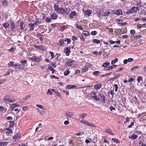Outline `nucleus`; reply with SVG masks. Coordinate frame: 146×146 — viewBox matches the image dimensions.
<instances>
[{
	"instance_id": "72a5a7b5",
	"label": "nucleus",
	"mask_w": 146,
	"mask_h": 146,
	"mask_svg": "<svg viewBox=\"0 0 146 146\" xmlns=\"http://www.w3.org/2000/svg\"><path fill=\"white\" fill-rule=\"evenodd\" d=\"M114 90L113 89V90H111L110 92H108V94L110 93V94L112 95V98H113V96L114 95Z\"/></svg>"
},
{
	"instance_id": "5701e85b",
	"label": "nucleus",
	"mask_w": 146,
	"mask_h": 146,
	"mask_svg": "<svg viewBox=\"0 0 146 146\" xmlns=\"http://www.w3.org/2000/svg\"><path fill=\"white\" fill-rule=\"evenodd\" d=\"M76 14V13L75 12V11H74L71 12L70 14V18H73L75 17Z\"/></svg>"
},
{
	"instance_id": "13d9d810",
	"label": "nucleus",
	"mask_w": 146,
	"mask_h": 146,
	"mask_svg": "<svg viewBox=\"0 0 146 146\" xmlns=\"http://www.w3.org/2000/svg\"><path fill=\"white\" fill-rule=\"evenodd\" d=\"M134 38H135L136 39H139L141 37V35H139L137 36H133Z\"/></svg>"
},
{
	"instance_id": "7ed1b4c3",
	"label": "nucleus",
	"mask_w": 146,
	"mask_h": 146,
	"mask_svg": "<svg viewBox=\"0 0 146 146\" xmlns=\"http://www.w3.org/2000/svg\"><path fill=\"white\" fill-rule=\"evenodd\" d=\"M98 101H102L104 103L105 102V98L104 95L102 93L98 95Z\"/></svg>"
},
{
	"instance_id": "ea45409f",
	"label": "nucleus",
	"mask_w": 146,
	"mask_h": 146,
	"mask_svg": "<svg viewBox=\"0 0 146 146\" xmlns=\"http://www.w3.org/2000/svg\"><path fill=\"white\" fill-rule=\"evenodd\" d=\"M21 66V65L20 64H14L13 66L15 68H19Z\"/></svg>"
},
{
	"instance_id": "4be33fe9",
	"label": "nucleus",
	"mask_w": 146,
	"mask_h": 146,
	"mask_svg": "<svg viewBox=\"0 0 146 146\" xmlns=\"http://www.w3.org/2000/svg\"><path fill=\"white\" fill-rule=\"evenodd\" d=\"M9 103L13 102L15 101V99L14 97L9 96Z\"/></svg>"
},
{
	"instance_id": "de8ad7c7",
	"label": "nucleus",
	"mask_w": 146,
	"mask_h": 146,
	"mask_svg": "<svg viewBox=\"0 0 146 146\" xmlns=\"http://www.w3.org/2000/svg\"><path fill=\"white\" fill-rule=\"evenodd\" d=\"M36 106L38 108L42 109V110H44V108L42 105L37 104L36 105Z\"/></svg>"
},
{
	"instance_id": "2eb2a0df",
	"label": "nucleus",
	"mask_w": 146,
	"mask_h": 146,
	"mask_svg": "<svg viewBox=\"0 0 146 146\" xmlns=\"http://www.w3.org/2000/svg\"><path fill=\"white\" fill-rule=\"evenodd\" d=\"M122 13L121 10H117L114 13V14L117 15H121Z\"/></svg>"
},
{
	"instance_id": "6e6d98bb",
	"label": "nucleus",
	"mask_w": 146,
	"mask_h": 146,
	"mask_svg": "<svg viewBox=\"0 0 146 146\" xmlns=\"http://www.w3.org/2000/svg\"><path fill=\"white\" fill-rule=\"evenodd\" d=\"M113 68H114L113 67V65H112L110 66L108 68V69H107L106 70H111L113 69Z\"/></svg>"
},
{
	"instance_id": "a878e982",
	"label": "nucleus",
	"mask_w": 146,
	"mask_h": 146,
	"mask_svg": "<svg viewBox=\"0 0 146 146\" xmlns=\"http://www.w3.org/2000/svg\"><path fill=\"white\" fill-rule=\"evenodd\" d=\"M83 34L85 36H88L90 34L89 32L88 31H84L83 32Z\"/></svg>"
},
{
	"instance_id": "f3484780",
	"label": "nucleus",
	"mask_w": 146,
	"mask_h": 146,
	"mask_svg": "<svg viewBox=\"0 0 146 146\" xmlns=\"http://www.w3.org/2000/svg\"><path fill=\"white\" fill-rule=\"evenodd\" d=\"M20 134L19 133H17L13 136V139H15L16 140H18L20 139Z\"/></svg>"
},
{
	"instance_id": "338daca9",
	"label": "nucleus",
	"mask_w": 146,
	"mask_h": 146,
	"mask_svg": "<svg viewBox=\"0 0 146 146\" xmlns=\"http://www.w3.org/2000/svg\"><path fill=\"white\" fill-rule=\"evenodd\" d=\"M46 21L47 22L49 23L51 21V19L48 17H47L46 19Z\"/></svg>"
},
{
	"instance_id": "a18cd8bd",
	"label": "nucleus",
	"mask_w": 146,
	"mask_h": 146,
	"mask_svg": "<svg viewBox=\"0 0 146 146\" xmlns=\"http://www.w3.org/2000/svg\"><path fill=\"white\" fill-rule=\"evenodd\" d=\"M70 73V72L69 70H66L64 72V74L65 76H67Z\"/></svg>"
},
{
	"instance_id": "473e14b6",
	"label": "nucleus",
	"mask_w": 146,
	"mask_h": 146,
	"mask_svg": "<svg viewBox=\"0 0 146 146\" xmlns=\"http://www.w3.org/2000/svg\"><path fill=\"white\" fill-rule=\"evenodd\" d=\"M100 41L99 40L96 39H94L93 40V43L99 44L100 43Z\"/></svg>"
},
{
	"instance_id": "c756f323",
	"label": "nucleus",
	"mask_w": 146,
	"mask_h": 146,
	"mask_svg": "<svg viewBox=\"0 0 146 146\" xmlns=\"http://www.w3.org/2000/svg\"><path fill=\"white\" fill-rule=\"evenodd\" d=\"M54 9H63L62 8H59L58 4L56 3L54 5Z\"/></svg>"
},
{
	"instance_id": "c03bdc74",
	"label": "nucleus",
	"mask_w": 146,
	"mask_h": 146,
	"mask_svg": "<svg viewBox=\"0 0 146 146\" xmlns=\"http://www.w3.org/2000/svg\"><path fill=\"white\" fill-rule=\"evenodd\" d=\"M84 132H78L77 134L75 135H81L83 134H84Z\"/></svg>"
},
{
	"instance_id": "7c9ffc66",
	"label": "nucleus",
	"mask_w": 146,
	"mask_h": 146,
	"mask_svg": "<svg viewBox=\"0 0 146 146\" xmlns=\"http://www.w3.org/2000/svg\"><path fill=\"white\" fill-rule=\"evenodd\" d=\"M13 71V70L12 69H9L7 72L4 75V76H6L7 75H9L10 74V72H11Z\"/></svg>"
},
{
	"instance_id": "603ef678",
	"label": "nucleus",
	"mask_w": 146,
	"mask_h": 146,
	"mask_svg": "<svg viewBox=\"0 0 146 146\" xmlns=\"http://www.w3.org/2000/svg\"><path fill=\"white\" fill-rule=\"evenodd\" d=\"M97 32L96 31H92L91 33V34L93 35H96L97 34Z\"/></svg>"
},
{
	"instance_id": "052dcab7",
	"label": "nucleus",
	"mask_w": 146,
	"mask_h": 146,
	"mask_svg": "<svg viewBox=\"0 0 146 146\" xmlns=\"http://www.w3.org/2000/svg\"><path fill=\"white\" fill-rule=\"evenodd\" d=\"M139 67L137 66H134L131 69V70L132 71L133 70H135L137 69H138Z\"/></svg>"
},
{
	"instance_id": "9d476101",
	"label": "nucleus",
	"mask_w": 146,
	"mask_h": 146,
	"mask_svg": "<svg viewBox=\"0 0 146 146\" xmlns=\"http://www.w3.org/2000/svg\"><path fill=\"white\" fill-rule=\"evenodd\" d=\"M105 132L109 133L112 135H114V134L112 132L110 128H106L105 129Z\"/></svg>"
},
{
	"instance_id": "58836bf2",
	"label": "nucleus",
	"mask_w": 146,
	"mask_h": 146,
	"mask_svg": "<svg viewBox=\"0 0 146 146\" xmlns=\"http://www.w3.org/2000/svg\"><path fill=\"white\" fill-rule=\"evenodd\" d=\"M2 3L3 5L5 7L7 6L8 4V2L6 0H4L3 1Z\"/></svg>"
},
{
	"instance_id": "39448f33",
	"label": "nucleus",
	"mask_w": 146,
	"mask_h": 146,
	"mask_svg": "<svg viewBox=\"0 0 146 146\" xmlns=\"http://www.w3.org/2000/svg\"><path fill=\"white\" fill-rule=\"evenodd\" d=\"M83 12L85 15L89 16L92 13L91 10H83Z\"/></svg>"
},
{
	"instance_id": "b1692460",
	"label": "nucleus",
	"mask_w": 146,
	"mask_h": 146,
	"mask_svg": "<svg viewBox=\"0 0 146 146\" xmlns=\"http://www.w3.org/2000/svg\"><path fill=\"white\" fill-rule=\"evenodd\" d=\"M51 17L52 19L55 20L57 18L58 16L55 14H53L51 15Z\"/></svg>"
},
{
	"instance_id": "f8f14e48",
	"label": "nucleus",
	"mask_w": 146,
	"mask_h": 146,
	"mask_svg": "<svg viewBox=\"0 0 146 146\" xmlns=\"http://www.w3.org/2000/svg\"><path fill=\"white\" fill-rule=\"evenodd\" d=\"M102 86V84L100 83L94 85V88L97 90H99Z\"/></svg>"
},
{
	"instance_id": "ddd939ff",
	"label": "nucleus",
	"mask_w": 146,
	"mask_h": 146,
	"mask_svg": "<svg viewBox=\"0 0 146 146\" xmlns=\"http://www.w3.org/2000/svg\"><path fill=\"white\" fill-rule=\"evenodd\" d=\"M21 63L23 66L26 67L28 66L26 60L25 59L22 60L21 61Z\"/></svg>"
},
{
	"instance_id": "8fccbe9b",
	"label": "nucleus",
	"mask_w": 146,
	"mask_h": 146,
	"mask_svg": "<svg viewBox=\"0 0 146 146\" xmlns=\"http://www.w3.org/2000/svg\"><path fill=\"white\" fill-rule=\"evenodd\" d=\"M55 93L56 94V95L58 96L59 97H61V95L59 92L56 91L55 92Z\"/></svg>"
},
{
	"instance_id": "1a4fd4ad",
	"label": "nucleus",
	"mask_w": 146,
	"mask_h": 146,
	"mask_svg": "<svg viewBox=\"0 0 146 146\" xmlns=\"http://www.w3.org/2000/svg\"><path fill=\"white\" fill-rule=\"evenodd\" d=\"M9 96L6 95L3 98V100L4 102L9 103Z\"/></svg>"
},
{
	"instance_id": "bb28decb",
	"label": "nucleus",
	"mask_w": 146,
	"mask_h": 146,
	"mask_svg": "<svg viewBox=\"0 0 146 146\" xmlns=\"http://www.w3.org/2000/svg\"><path fill=\"white\" fill-rule=\"evenodd\" d=\"M8 144L7 142H0V146H4L5 145H7Z\"/></svg>"
},
{
	"instance_id": "aec40b11",
	"label": "nucleus",
	"mask_w": 146,
	"mask_h": 146,
	"mask_svg": "<svg viewBox=\"0 0 146 146\" xmlns=\"http://www.w3.org/2000/svg\"><path fill=\"white\" fill-rule=\"evenodd\" d=\"M110 14V12L108 11H106V10H105V11L104 12V13L103 14V15L104 16L106 17L108 16Z\"/></svg>"
},
{
	"instance_id": "4c0bfd02",
	"label": "nucleus",
	"mask_w": 146,
	"mask_h": 146,
	"mask_svg": "<svg viewBox=\"0 0 146 146\" xmlns=\"http://www.w3.org/2000/svg\"><path fill=\"white\" fill-rule=\"evenodd\" d=\"M118 61V59L116 58L115 59L113 60L111 62V64L112 65H114L116 62Z\"/></svg>"
},
{
	"instance_id": "a19ab883",
	"label": "nucleus",
	"mask_w": 146,
	"mask_h": 146,
	"mask_svg": "<svg viewBox=\"0 0 146 146\" xmlns=\"http://www.w3.org/2000/svg\"><path fill=\"white\" fill-rule=\"evenodd\" d=\"M117 32L118 34H121L123 33L122 32L121 30L120 29H118L117 30Z\"/></svg>"
},
{
	"instance_id": "423d86ee",
	"label": "nucleus",
	"mask_w": 146,
	"mask_h": 146,
	"mask_svg": "<svg viewBox=\"0 0 146 146\" xmlns=\"http://www.w3.org/2000/svg\"><path fill=\"white\" fill-rule=\"evenodd\" d=\"M74 62V60L70 59L68 60L67 62L65 64L66 66L68 67H71L72 64V63Z\"/></svg>"
},
{
	"instance_id": "864d4df0",
	"label": "nucleus",
	"mask_w": 146,
	"mask_h": 146,
	"mask_svg": "<svg viewBox=\"0 0 146 146\" xmlns=\"http://www.w3.org/2000/svg\"><path fill=\"white\" fill-rule=\"evenodd\" d=\"M77 26V28L79 29H80L81 30H83V28L82 26L80 25L78 26V25H76Z\"/></svg>"
},
{
	"instance_id": "2f4dec72",
	"label": "nucleus",
	"mask_w": 146,
	"mask_h": 146,
	"mask_svg": "<svg viewBox=\"0 0 146 146\" xmlns=\"http://www.w3.org/2000/svg\"><path fill=\"white\" fill-rule=\"evenodd\" d=\"M80 118L82 119H84V118L86 116L87 114L86 113H83L80 114Z\"/></svg>"
},
{
	"instance_id": "cd10ccee",
	"label": "nucleus",
	"mask_w": 146,
	"mask_h": 146,
	"mask_svg": "<svg viewBox=\"0 0 146 146\" xmlns=\"http://www.w3.org/2000/svg\"><path fill=\"white\" fill-rule=\"evenodd\" d=\"M64 44V41L62 39H60L59 40V42L58 43V45L59 46L63 45Z\"/></svg>"
},
{
	"instance_id": "09e8293b",
	"label": "nucleus",
	"mask_w": 146,
	"mask_h": 146,
	"mask_svg": "<svg viewBox=\"0 0 146 146\" xmlns=\"http://www.w3.org/2000/svg\"><path fill=\"white\" fill-rule=\"evenodd\" d=\"M139 13H140L141 15H145V14L146 13V12L144 10H142L141 11H140Z\"/></svg>"
},
{
	"instance_id": "e433bc0d",
	"label": "nucleus",
	"mask_w": 146,
	"mask_h": 146,
	"mask_svg": "<svg viewBox=\"0 0 146 146\" xmlns=\"http://www.w3.org/2000/svg\"><path fill=\"white\" fill-rule=\"evenodd\" d=\"M99 73L100 72L98 71H95L93 72V74L96 76H98Z\"/></svg>"
},
{
	"instance_id": "bf43d9fd",
	"label": "nucleus",
	"mask_w": 146,
	"mask_h": 146,
	"mask_svg": "<svg viewBox=\"0 0 146 146\" xmlns=\"http://www.w3.org/2000/svg\"><path fill=\"white\" fill-rule=\"evenodd\" d=\"M10 126H12L14 125V121H10Z\"/></svg>"
},
{
	"instance_id": "9b49d317",
	"label": "nucleus",
	"mask_w": 146,
	"mask_h": 146,
	"mask_svg": "<svg viewBox=\"0 0 146 146\" xmlns=\"http://www.w3.org/2000/svg\"><path fill=\"white\" fill-rule=\"evenodd\" d=\"M20 105L17 103L11 104L10 105V108L11 109H13L16 107H19Z\"/></svg>"
},
{
	"instance_id": "6ab92c4d",
	"label": "nucleus",
	"mask_w": 146,
	"mask_h": 146,
	"mask_svg": "<svg viewBox=\"0 0 146 146\" xmlns=\"http://www.w3.org/2000/svg\"><path fill=\"white\" fill-rule=\"evenodd\" d=\"M40 59L38 57L33 56V61L36 62H39L40 61Z\"/></svg>"
},
{
	"instance_id": "c9c22d12",
	"label": "nucleus",
	"mask_w": 146,
	"mask_h": 146,
	"mask_svg": "<svg viewBox=\"0 0 146 146\" xmlns=\"http://www.w3.org/2000/svg\"><path fill=\"white\" fill-rule=\"evenodd\" d=\"M82 72H85L88 70V68L86 66H84L82 68Z\"/></svg>"
},
{
	"instance_id": "393cba45",
	"label": "nucleus",
	"mask_w": 146,
	"mask_h": 146,
	"mask_svg": "<svg viewBox=\"0 0 146 146\" xmlns=\"http://www.w3.org/2000/svg\"><path fill=\"white\" fill-rule=\"evenodd\" d=\"M40 23V21L38 19H37L36 20L35 22H34L33 24L35 25H38Z\"/></svg>"
},
{
	"instance_id": "3c124183",
	"label": "nucleus",
	"mask_w": 146,
	"mask_h": 146,
	"mask_svg": "<svg viewBox=\"0 0 146 146\" xmlns=\"http://www.w3.org/2000/svg\"><path fill=\"white\" fill-rule=\"evenodd\" d=\"M143 78L141 76H138L137 77V81L138 82H139L141 80H142Z\"/></svg>"
},
{
	"instance_id": "e2e57ef3",
	"label": "nucleus",
	"mask_w": 146,
	"mask_h": 146,
	"mask_svg": "<svg viewBox=\"0 0 146 146\" xmlns=\"http://www.w3.org/2000/svg\"><path fill=\"white\" fill-rule=\"evenodd\" d=\"M110 109L111 111H112L113 110H115V108L113 106H111L110 107Z\"/></svg>"
},
{
	"instance_id": "6e6552de",
	"label": "nucleus",
	"mask_w": 146,
	"mask_h": 146,
	"mask_svg": "<svg viewBox=\"0 0 146 146\" xmlns=\"http://www.w3.org/2000/svg\"><path fill=\"white\" fill-rule=\"evenodd\" d=\"M34 47L36 48L44 51L46 49V47L43 46L35 45Z\"/></svg>"
},
{
	"instance_id": "0eeeda50",
	"label": "nucleus",
	"mask_w": 146,
	"mask_h": 146,
	"mask_svg": "<svg viewBox=\"0 0 146 146\" xmlns=\"http://www.w3.org/2000/svg\"><path fill=\"white\" fill-rule=\"evenodd\" d=\"M70 50V47H66L64 49V52L66 54V56H68L70 54V53L71 52Z\"/></svg>"
},
{
	"instance_id": "37998d69",
	"label": "nucleus",
	"mask_w": 146,
	"mask_h": 146,
	"mask_svg": "<svg viewBox=\"0 0 146 146\" xmlns=\"http://www.w3.org/2000/svg\"><path fill=\"white\" fill-rule=\"evenodd\" d=\"M3 26L5 27V28H8L9 26V24L8 23H5L3 24Z\"/></svg>"
},
{
	"instance_id": "c85d7f7f",
	"label": "nucleus",
	"mask_w": 146,
	"mask_h": 146,
	"mask_svg": "<svg viewBox=\"0 0 146 146\" xmlns=\"http://www.w3.org/2000/svg\"><path fill=\"white\" fill-rule=\"evenodd\" d=\"M112 141H113L114 142L116 143H119L120 141L119 140L115 138H113L112 139Z\"/></svg>"
},
{
	"instance_id": "dca6fc26",
	"label": "nucleus",
	"mask_w": 146,
	"mask_h": 146,
	"mask_svg": "<svg viewBox=\"0 0 146 146\" xmlns=\"http://www.w3.org/2000/svg\"><path fill=\"white\" fill-rule=\"evenodd\" d=\"M76 85H68L66 86L67 88L69 89L76 88Z\"/></svg>"
},
{
	"instance_id": "49530a36",
	"label": "nucleus",
	"mask_w": 146,
	"mask_h": 146,
	"mask_svg": "<svg viewBox=\"0 0 146 146\" xmlns=\"http://www.w3.org/2000/svg\"><path fill=\"white\" fill-rule=\"evenodd\" d=\"M8 65L9 67H11L14 66V64L13 62H10L8 63Z\"/></svg>"
},
{
	"instance_id": "f704fd0d",
	"label": "nucleus",
	"mask_w": 146,
	"mask_h": 146,
	"mask_svg": "<svg viewBox=\"0 0 146 146\" xmlns=\"http://www.w3.org/2000/svg\"><path fill=\"white\" fill-rule=\"evenodd\" d=\"M110 64L109 62H106L102 65V66L103 67H106L109 66Z\"/></svg>"
},
{
	"instance_id": "79ce46f5",
	"label": "nucleus",
	"mask_w": 146,
	"mask_h": 146,
	"mask_svg": "<svg viewBox=\"0 0 146 146\" xmlns=\"http://www.w3.org/2000/svg\"><path fill=\"white\" fill-rule=\"evenodd\" d=\"M11 25V27L12 29H13L15 27V23L13 22H11L10 23Z\"/></svg>"
},
{
	"instance_id": "4468645a",
	"label": "nucleus",
	"mask_w": 146,
	"mask_h": 146,
	"mask_svg": "<svg viewBox=\"0 0 146 146\" xmlns=\"http://www.w3.org/2000/svg\"><path fill=\"white\" fill-rule=\"evenodd\" d=\"M29 26H30V31H32L34 30L35 25L33 23H30L29 24Z\"/></svg>"
},
{
	"instance_id": "69168bd1",
	"label": "nucleus",
	"mask_w": 146,
	"mask_h": 146,
	"mask_svg": "<svg viewBox=\"0 0 146 146\" xmlns=\"http://www.w3.org/2000/svg\"><path fill=\"white\" fill-rule=\"evenodd\" d=\"M47 93L48 94H49L51 95H52V93L51 91V90H49V89H48L47 91Z\"/></svg>"
},
{
	"instance_id": "f03ea898",
	"label": "nucleus",
	"mask_w": 146,
	"mask_h": 146,
	"mask_svg": "<svg viewBox=\"0 0 146 146\" xmlns=\"http://www.w3.org/2000/svg\"><path fill=\"white\" fill-rule=\"evenodd\" d=\"M80 122L82 123H83L85 125L90 126L92 127H95V126L94 124L91 122H89L87 121L86 120H81Z\"/></svg>"
},
{
	"instance_id": "680f3d73",
	"label": "nucleus",
	"mask_w": 146,
	"mask_h": 146,
	"mask_svg": "<svg viewBox=\"0 0 146 146\" xmlns=\"http://www.w3.org/2000/svg\"><path fill=\"white\" fill-rule=\"evenodd\" d=\"M130 33L131 34L133 35L135 33V31L134 30H131L130 31Z\"/></svg>"
},
{
	"instance_id": "20e7f679",
	"label": "nucleus",
	"mask_w": 146,
	"mask_h": 146,
	"mask_svg": "<svg viewBox=\"0 0 146 146\" xmlns=\"http://www.w3.org/2000/svg\"><path fill=\"white\" fill-rule=\"evenodd\" d=\"M91 95L92 98L98 101V97L96 95V93L95 91L92 92L91 93Z\"/></svg>"
},
{
	"instance_id": "5fc2aeb1",
	"label": "nucleus",
	"mask_w": 146,
	"mask_h": 146,
	"mask_svg": "<svg viewBox=\"0 0 146 146\" xmlns=\"http://www.w3.org/2000/svg\"><path fill=\"white\" fill-rule=\"evenodd\" d=\"M114 87H115V91L116 92H117V91L118 90V86L116 84H115L114 85Z\"/></svg>"
},
{
	"instance_id": "774afa93",
	"label": "nucleus",
	"mask_w": 146,
	"mask_h": 146,
	"mask_svg": "<svg viewBox=\"0 0 146 146\" xmlns=\"http://www.w3.org/2000/svg\"><path fill=\"white\" fill-rule=\"evenodd\" d=\"M139 145H141V146H146V145L145 144L143 143H141V142L139 143Z\"/></svg>"
},
{
	"instance_id": "4d7b16f0",
	"label": "nucleus",
	"mask_w": 146,
	"mask_h": 146,
	"mask_svg": "<svg viewBox=\"0 0 146 146\" xmlns=\"http://www.w3.org/2000/svg\"><path fill=\"white\" fill-rule=\"evenodd\" d=\"M30 97L29 96H27L23 98L24 101H26L27 99Z\"/></svg>"
},
{
	"instance_id": "a211bd4d",
	"label": "nucleus",
	"mask_w": 146,
	"mask_h": 146,
	"mask_svg": "<svg viewBox=\"0 0 146 146\" xmlns=\"http://www.w3.org/2000/svg\"><path fill=\"white\" fill-rule=\"evenodd\" d=\"M56 12L60 13L62 14H63L66 12V10H55Z\"/></svg>"
},
{
	"instance_id": "412c9836",
	"label": "nucleus",
	"mask_w": 146,
	"mask_h": 146,
	"mask_svg": "<svg viewBox=\"0 0 146 146\" xmlns=\"http://www.w3.org/2000/svg\"><path fill=\"white\" fill-rule=\"evenodd\" d=\"M137 137L138 136L136 134H133L131 136H129V138L132 139H135L137 138Z\"/></svg>"
},
{
	"instance_id": "0e129e2a",
	"label": "nucleus",
	"mask_w": 146,
	"mask_h": 146,
	"mask_svg": "<svg viewBox=\"0 0 146 146\" xmlns=\"http://www.w3.org/2000/svg\"><path fill=\"white\" fill-rule=\"evenodd\" d=\"M50 53L51 54V58H53L54 57V53L52 52H50Z\"/></svg>"
},
{
	"instance_id": "f257e3e1",
	"label": "nucleus",
	"mask_w": 146,
	"mask_h": 146,
	"mask_svg": "<svg viewBox=\"0 0 146 146\" xmlns=\"http://www.w3.org/2000/svg\"><path fill=\"white\" fill-rule=\"evenodd\" d=\"M66 115L67 119L71 120L73 119V117L74 116V113L72 112L67 111L66 112Z\"/></svg>"
}]
</instances>
